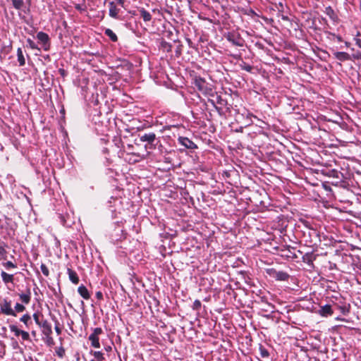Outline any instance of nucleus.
<instances>
[{
  "label": "nucleus",
  "instance_id": "obj_1",
  "mask_svg": "<svg viewBox=\"0 0 361 361\" xmlns=\"http://www.w3.org/2000/svg\"><path fill=\"white\" fill-rule=\"evenodd\" d=\"M139 137L141 142H146L145 145L146 150H153L156 149L157 145L160 142L154 133H144L140 135Z\"/></svg>",
  "mask_w": 361,
  "mask_h": 361
},
{
  "label": "nucleus",
  "instance_id": "obj_2",
  "mask_svg": "<svg viewBox=\"0 0 361 361\" xmlns=\"http://www.w3.org/2000/svg\"><path fill=\"white\" fill-rule=\"evenodd\" d=\"M16 224L11 219L4 216V221L1 219V235L4 238H11L15 235Z\"/></svg>",
  "mask_w": 361,
  "mask_h": 361
},
{
  "label": "nucleus",
  "instance_id": "obj_3",
  "mask_svg": "<svg viewBox=\"0 0 361 361\" xmlns=\"http://www.w3.org/2000/svg\"><path fill=\"white\" fill-rule=\"evenodd\" d=\"M193 84L199 91L204 94H210L212 92L210 85L201 77H195Z\"/></svg>",
  "mask_w": 361,
  "mask_h": 361
},
{
  "label": "nucleus",
  "instance_id": "obj_4",
  "mask_svg": "<svg viewBox=\"0 0 361 361\" xmlns=\"http://www.w3.org/2000/svg\"><path fill=\"white\" fill-rule=\"evenodd\" d=\"M226 39L232 44L237 47H243L245 40L241 37L239 33L235 32H229L226 35Z\"/></svg>",
  "mask_w": 361,
  "mask_h": 361
},
{
  "label": "nucleus",
  "instance_id": "obj_5",
  "mask_svg": "<svg viewBox=\"0 0 361 361\" xmlns=\"http://www.w3.org/2000/svg\"><path fill=\"white\" fill-rule=\"evenodd\" d=\"M36 37L38 39L39 43L42 45L43 50L48 51L51 47L49 36L47 33L40 31L37 32Z\"/></svg>",
  "mask_w": 361,
  "mask_h": 361
},
{
  "label": "nucleus",
  "instance_id": "obj_6",
  "mask_svg": "<svg viewBox=\"0 0 361 361\" xmlns=\"http://www.w3.org/2000/svg\"><path fill=\"white\" fill-rule=\"evenodd\" d=\"M267 273L272 278L277 281H288L290 278V275L283 271H277L275 269H268Z\"/></svg>",
  "mask_w": 361,
  "mask_h": 361
},
{
  "label": "nucleus",
  "instance_id": "obj_7",
  "mask_svg": "<svg viewBox=\"0 0 361 361\" xmlns=\"http://www.w3.org/2000/svg\"><path fill=\"white\" fill-rule=\"evenodd\" d=\"M42 328V334L47 337H49L52 334V329L51 324L46 319H43L42 315V321L39 325Z\"/></svg>",
  "mask_w": 361,
  "mask_h": 361
},
{
  "label": "nucleus",
  "instance_id": "obj_8",
  "mask_svg": "<svg viewBox=\"0 0 361 361\" xmlns=\"http://www.w3.org/2000/svg\"><path fill=\"white\" fill-rule=\"evenodd\" d=\"M178 142L187 149H194L197 148V145L186 137H180L178 138Z\"/></svg>",
  "mask_w": 361,
  "mask_h": 361
},
{
  "label": "nucleus",
  "instance_id": "obj_9",
  "mask_svg": "<svg viewBox=\"0 0 361 361\" xmlns=\"http://www.w3.org/2000/svg\"><path fill=\"white\" fill-rule=\"evenodd\" d=\"M1 313L16 316L15 311L12 309L11 302H8L6 300H4V304L1 305Z\"/></svg>",
  "mask_w": 361,
  "mask_h": 361
},
{
  "label": "nucleus",
  "instance_id": "obj_10",
  "mask_svg": "<svg viewBox=\"0 0 361 361\" xmlns=\"http://www.w3.org/2000/svg\"><path fill=\"white\" fill-rule=\"evenodd\" d=\"M109 16L114 19H118L120 9L118 8H117L116 4L114 1H110L109 3Z\"/></svg>",
  "mask_w": 361,
  "mask_h": 361
},
{
  "label": "nucleus",
  "instance_id": "obj_11",
  "mask_svg": "<svg viewBox=\"0 0 361 361\" xmlns=\"http://www.w3.org/2000/svg\"><path fill=\"white\" fill-rule=\"evenodd\" d=\"M318 312L322 317H327L331 316L334 313V311L332 310L331 305H325L320 307Z\"/></svg>",
  "mask_w": 361,
  "mask_h": 361
},
{
  "label": "nucleus",
  "instance_id": "obj_12",
  "mask_svg": "<svg viewBox=\"0 0 361 361\" xmlns=\"http://www.w3.org/2000/svg\"><path fill=\"white\" fill-rule=\"evenodd\" d=\"M334 57L340 61H345L351 60V57L349 54L344 51H335L333 53Z\"/></svg>",
  "mask_w": 361,
  "mask_h": 361
},
{
  "label": "nucleus",
  "instance_id": "obj_13",
  "mask_svg": "<svg viewBox=\"0 0 361 361\" xmlns=\"http://www.w3.org/2000/svg\"><path fill=\"white\" fill-rule=\"evenodd\" d=\"M137 11L145 22H149L152 20V15L144 8H139Z\"/></svg>",
  "mask_w": 361,
  "mask_h": 361
},
{
  "label": "nucleus",
  "instance_id": "obj_14",
  "mask_svg": "<svg viewBox=\"0 0 361 361\" xmlns=\"http://www.w3.org/2000/svg\"><path fill=\"white\" fill-rule=\"evenodd\" d=\"M78 292L80 295L85 300H88L90 298V295L87 288L82 284L78 287Z\"/></svg>",
  "mask_w": 361,
  "mask_h": 361
},
{
  "label": "nucleus",
  "instance_id": "obj_15",
  "mask_svg": "<svg viewBox=\"0 0 361 361\" xmlns=\"http://www.w3.org/2000/svg\"><path fill=\"white\" fill-rule=\"evenodd\" d=\"M133 148V145L128 144L126 147H124V151L127 152L128 154H132L135 159H133V162L139 161L141 159V157L138 154L133 153L132 149Z\"/></svg>",
  "mask_w": 361,
  "mask_h": 361
},
{
  "label": "nucleus",
  "instance_id": "obj_16",
  "mask_svg": "<svg viewBox=\"0 0 361 361\" xmlns=\"http://www.w3.org/2000/svg\"><path fill=\"white\" fill-rule=\"evenodd\" d=\"M302 262L308 265H313V261L315 259V257L312 252H307L302 256Z\"/></svg>",
  "mask_w": 361,
  "mask_h": 361
},
{
  "label": "nucleus",
  "instance_id": "obj_17",
  "mask_svg": "<svg viewBox=\"0 0 361 361\" xmlns=\"http://www.w3.org/2000/svg\"><path fill=\"white\" fill-rule=\"evenodd\" d=\"M67 272L70 281L74 284H78L79 283V278L77 273L71 269H68Z\"/></svg>",
  "mask_w": 361,
  "mask_h": 361
},
{
  "label": "nucleus",
  "instance_id": "obj_18",
  "mask_svg": "<svg viewBox=\"0 0 361 361\" xmlns=\"http://www.w3.org/2000/svg\"><path fill=\"white\" fill-rule=\"evenodd\" d=\"M11 1L13 7L16 9L25 12L24 0H11Z\"/></svg>",
  "mask_w": 361,
  "mask_h": 361
},
{
  "label": "nucleus",
  "instance_id": "obj_19",
  "mask_svg": "<svg viewBox=\"0 0 361 361\" xmlns=\"http://www.w3.org/2000/svg\"><path fill=\"white\" fill-rule=\"evenodd\" d=\"M1 278L5 283H13V274H9L3 271H1Z\"/></svg>",
  "mask_w": 361,
  "mask_h": 361
},
{
  "label": "nucleus",
  "instance_id": "obj_20",
  "mask_svg": "<svg viewBox=\"0 0 361 361\" xmlns=\"http://www.w3.org/2000/svg\"><path fill=\"white\" fill-rule=\"evenodd\" d=\"M88 339L91 341V344L94 348H100L99 339L98 336L90 334Z\"/></svg>",
  "mask_w": 361,
  "mask_h": 361
},
{
  "label": "nucleus",
  "instance_id": "obj_21",
  "mask_svg": "<svg viewBox=\"0 0 361 361\" xmlns=\"http://www.w3.org/2000/svg\"><path fill=\"white\" fill-rule=\"evenodd\" d=\"M104 34L109 37V39L114 42H116L118 41V37L117 35L113 32L112 30L107 28L104 31Z\"/></svg>",
  "mask_w": 361,
  "mask_h": 361
},
{
  "label": "nucleus",
  "instance_id": "obj_22",
  "mask_svg": "<svg viewBox=\"0 0 361 361\" xmlns=\"http://www.w3.org/2000/svg\"><path fill=\"white\" fill-rule=\"evenodd\" d=\"M17 56L19 66H23L25 63V59L21 48H18L17 50Z\"/></svg>",
  "mask_w": 361,
  "mask_h": 361
},
{
  "label": "nucleus",
  "instance_id": "obj_23",
  "mask_svg": "<svg viewBox=\"0 0 361 361\" xmlns=\"http://www.w3.org/2000/svg\"><path fill=\"white\" fill-rule=\"evenodd\" d=\"M324 12L333 20L337 18L334 9L331 6L326 7Z\"/></svg>",
  "mask_w": 361,
  "mask_h": 361
},
{
  "label": "nucleus",
  "instance_id": "obj_24",
  "mask_svg": "<svg viewBox=\"0 0 361 361\" xmlns=\"http://www.w3.org/2000/svg\"><path fill=\"white\" fill-rule=\"evenodd\" d=\"M161 49L164 51L170 52V51H171L172 45L169 42H167L166 41H162L161 43Z\"/></svg>",
  "mask_w": 361,
  "mask_h": 361
},
{
  "label": "nucleus",
  "instance_id": "obj_25",
  "mask_svg": "<svg viewBox=\"0 0 361 361\" xmlns=\"http://www.w3.org/2000/svg\"><path fill=\"white\" fill-rule=\"evenodd\" d=\"M21 301L25 304H28L30 301V292L27 291V293H22L20 295Z\"/></svg>",
  "mask_w": 361,
  "mask_h": 361
},
{
  "label": "nucleus",
  "instance_id": "obj_26",
  "mask_svg": "<svg viewBox=\"0 0 361 361\" xmlns=\"http://www.w3.org/2000/svg\"><path fill=\"white\" fill-rule=\"evenodd\" d=\"M3 266L5 267V269L8 271L11 270V269H14L17 267V264L16 263H13L11 260H8L6 262H1Z\"/></svg>",
  "mask_w": 361,
  "mask_h": 361
},
{
  "label": "nucleus",
  "instance_id": "obj_27",
  "mask_svg": "<svg viewBox=\"0 0 361 361\" xmlns=\"http://www.w3.org/2000/svg\"><path fill=\"white\" fill-rule=\"evenodd\" d=\"M26 47H30L32 49H37L39 50L36 43L31 39L27 38L26 40Z\"/></svg>",
  "mask_w": 361,
  "mask_h": 361
},
{
  "label": "nucleus",
  "instance_id": "obj_28",
  "mask_svg": "<svg viewBox=\"0 0 361 361\" xmlns=\"http://www.w3.org/2000/svg\"><path fill=\"white\" fill-rule=\"evenodd\" d=\"M90 353L92 354L94 356V357L97 359L98 361H104V357L102 352L91 350Z\"/></svg>",
  "mask_w": 361,
  "mask_h": 361
},
{
  "label": "nucleus",
  "instance_id": "obj_29",
  "mask_svg": "<svg viewBox=\"0 0 361 361\" xmlns=\"http://www.w3.org/2000/svg\"><path fill=\"white\" fill-rule=\"evenodd\" d=\"M30 319H31V317L27 314H24L20 319V322H23L27 326H28L30 324H32Z\"/></svg>",
  "mask_w": 361,
  "mask_h": 361
},
{
  "label": "nucleus",
  "instance_id": "obj_30",
  "mask_svg": "<svg viewBox=\"0 0 361 361\" xmlns=\"http://www.w3.org/2000/svg\"><path fill=\"white\" fill-rule=\"evenodd\" d=\"M260 355L263 358H267L269 356V351L262 345H259Z\"/></svg>",
  "mask_w": 361,
  "mask_h": 361
},
{
  "label": "nucleus",
  "instance_id": "obj_31",
  "mask_svg": "<svg viewBox=\"0 0 361 361\" xmlns=\"http://www.w3.org/2000/svg\"><path fill=\"white\" fill-rule=\"evenodd\" d=\"M202 303L199 300H195L192 306L193 310L198 311L201 307Z\"/></svg>",
  "mask_w": 361,
  "mask_h": 361
},
{
  "label": "nucleus",
  "instance_id": "obj_32",
  "mask_svg": "<svg viewBox=\"0 0 361 361\" xmlns=\"http://www.w3.org/2000/svg\"><path fill=\"white\" fill-rule=\"evenodd\" d=\"M40 269L42 272L45 276H48L49 274V271L47 267L44 264H42L40 266Z\"/></svg>",
  "mask_w": 361,
  "mask_h": 361
},
{
  "label": "nucleus",
  "instance_id": "obj_33",
  "mask_svg": "<svg viewBox=\"0 0 361 361\" xmlns=\"http://www.w3.org/2000/svg\"><path fill=\"white\" fill-rule=\"evenodd\" d=\"M10 329L12 332L15 334V336H20V331H21L15 325H10Z\"/></svg>",
  "mask_w": 361,
  "mask_h": 361
},
{
  "label": "nucleus",
  "instance_id": "obj_34",
  "mask_svg": "<svg viewBox=\"0 0 361 361\" xmlns=\"http://www.w3.org/2000/svg\"><path fill=\"white\" fill-rule=\"evenodd\" d=\"M20 336H21V338L23 341H29L30 340V335L27 331L21 330L20 331Z\"/></svg>",
  "mask_w": 361,
  "mask_h": 361
},
{
  "label": "nucleus",
  "instance_id": "obj_35",
  "mask_svg": "<svg viewBox=\"0 0 361 361\" xmlns=\"http://www.w3.org/2000/svg\"><path fill=\"white\" fill-rule=\"evenodd\" d=\"M25 307L24 305L20 304V303H16V305H15V312H22L25 310Z\"/></svg>",
  "mask_w": 361,
  "mask_h": 361
},
{
  "label": "nucleus",
  "instance_id": "obj_36",
  "mask_svg": "<svg viewBox=\"0 0 361 361\" xmlns=\"http://www.w3.org/2000/svg\"><path fill=\"white\" fill-rule=\"evenodd\" d=\"M241 69L246 71L247 72H251L252 70V66L250 64L244 63L243 65H240Z\"/></svg>",
  "mask_w": 361,
  "mask_h": 361
},
{
  "label": "nucleus",
  "instance_id": "obj_37",
  "mask_svg": "<svg viewBox=\"0 0 361 361\" xmlns=\"http://www.w3.org/2000/svg\"><path fill=\"white\" fill-rule=\"evenodd\" d=\"M33 318H34V320L35 322V323L37 324V325H39L41 321H42V318L40 319V316L38 313H34L33 314Z\"/></svg>",
  "mask_w": 361,
  "mask_h": 361
},
{
  "label": "nucleus",
  "instance_id": "obj_38",
  "mask_svg": "<svg viewBox=\"0 0 361 361\" xmlns=\"http://www.w3.org/2000/svg\"><path fill=\"white\" fill-rule=\"evenodd\" d=\"M102 333V329L99 327H97V328L94 329L93 332L91 334L99 337V335H100Z\"/></svg>",
  "mask_w": 361,
  "mask_h": 361
},
{
  "label": "nucleus",
  "instance_id": "obj_39",
  "mask_svg": "<svg viewBox=\"0 0 361 361\" xmlns=\"http://www.w3.org/2000/svg\"><path fill=\"white\" fill-rule=\"evenodd\" d=\"M338 309L341 312V313L344 315L347 314L349 312V309L345 306H339Z\"/></svg>",
  "mask_w": 361,
  "mask_h": 361
},
{
  "label": "nucleus",
  "instance_id": "obj_40",
  "mask_svg": "<svg viewBox=\"0 0 361 361\" xmlns=\"http://www.w3.org/2000/svg\"><path fill=\"white\" fill-rule=\"evenodd\" d=\"M326 36H327V38L331 39V40H334L336 37V35L333 33V32H325Z\"/></svg>",
  "mask_w": 361,
  "mask_h": 361
},
{
  "label": "nucleus",
  "instance_id": "obj_41",
  "mask_svg": "<svg viewBox=\"0 0 361 361\" xmlns=\"http://www.w3.org/2000/svg\"><path fill=\"white\" fill-rule=\"evenodd\" d=\"M56 353L59 357H63L65 354V350L63 348H61L56 351Z\"/></svg>",
  "mask_w": 361,
  "mask_h": 361
},
{
  "label": "nucleus",
  "instance_id": "obj_42",
  "mask_svg": "<svg viewBox=\"0 0 361 361\" xmlns=\"http://www.w3.org/2000/svg\"><path fill=\"white\" fill-rule=\"evenodd\" d=\"M6 251L1 246V260L2 259H4V260H6L7 259V256L6 255Z\"/></svg>",
  "mask_w": 361,
  "mask_h": 361
},
{
  "label": "nucleus",
  "instance_id": "obj_43",
  "mask_svg": "<svg viewBox=\"0 0 361 361\" xmlns=\"http://www.w3.org/2000/svg\"><path fill=\"white\" fill-rule=\"evenodd\" d=\"M75 8L77 11H80V12H82V11H84L85 10V8H83L80 4H75Z\"/></svg>",
  "mask_w": 361,
  "mask_h": 361
},
{
  "label": "nucleus",
  "instance_id": "obj_44",
  "mask_svg": "<svg viewBox=\"0 0 361 361\" xmlns=\"http://www.w3.org/2000/svg\"><path fill=\"white\" fill-rule=\"evenodd\" d=\"M95 295L97 300H103V293H102V291H97Z\"/></svg>",
  "mask_w": 361,
  "mask_h": 361
},
{
  "label": "nucleus",
  "instance_id": "obj_45",
  "mask_svg": "<svg viewBox=\"0 0 361 361\" xmlns=\"http://www.w3.org/2000/svg\"><path fill=\"white\" fill-rule=\"evenodd\" d=\"M117 1V4L120 5L121 7H124V4L126 0H116Z\"/></svg>",
  "mask_w": 361,
  "mask_h": 361
},
{
  "label": "nucleus",
  "instance_id": "obj_46",
  "mask_svg": "<svg viewBox=\"0 0 361 361\" xmlns=\"http://www.w3.org/2000/svg\"><path fill=\"white\" fill-rule=\"evenodd\" d=\"M248 15H250L252 16H259L252 9H250L249 11Z\"/></svg>",
  "mask_w": 361,
  "mask_h": 361
},
{
  "label": "nucleus",
  "instance_id": "obj_47",
  "mask_svg": "<svg viewBox=\"0 0 361 361\" xmlns=\"http://www.w3.org/2000/svg\"><path fill=\"white\" fill-rule=\"evenodd\" d=\"M354 59H361V52H357L356 54L353 55Z\"/></svg>",
  "mask_w": 361,
  "mask_h": 361
},
{
  "label": "nucleus",
  "instance_id": "obj_48",
  "mask_svg": "<svg viewBox=\"0 0 361 361\" xmlns=\"http://www.w3.org/2000/svg\"><path fill=\"white\" fill-rule=\"evenodd\" d=\"M335 39H336L338 42H343V38L340 35H336Z\"/></svg>",
  "mask_w": 361,
  "mask_h": 361
},
{
  "label": "nucleus",
  "instance_id": "obj_49",
  "mask_svg": "<svg viewBox=\"0 0 361 361\" xmlns=\"http://www.w3.org/2000/svg\"><path fill=\"white\" fill-rule=\"evenodd\" d=\"M55 330L58 333V334H61V329L57 326H55Z\"/></svg>",
  "mask_w": 361,
  "mask_h": 361
},
{
  "label": "nucleus",
  "instance_id": "obj_50",
  "mask_svg": "<svg viewBox=\"0 0 361 361\" xmlns=\"http://www.w3.org/2000/svg\"><path fill=\"white\" fill-rule=\"evenodd\" d=\"M9 178V182H10L11 183H12L13 182H14V179L13 178V177H12V176H11V177H10V178Z\"/></svg>",
  "mask_w": 361,
  "mask_h": 361
},
{
  "label": "nucleus",
  "instance_id": "obj_51",
  "mask_svg": "<svg viewBox=\"0 0 361 361\" xmlns=\"http://www.w3.org/2000/svg\"><path fill=\"white\" fill-rule=\"evenodd\" d=\"M345 47H348L350 45V43L348 42H345Z\"/></svg>",
  "mask_w": 361,
  "mask_h": 361
},
{
  "label": "nucleus",
  "instance_id": "obj_52",
  "mask_svg": "<svg viewBox=\"0 0 361 361\" xmlns=\"http://www.w3.org/2000/svg\"><path fill=\"white\" fill-rule=\"evenodd\" d=\"M336 320H339V321H343L344 320V319H342V318H341L339 317H336Z\"/></svg>",
  "mask_w": 361,
  "mask_h": 361
},
{
  "label": "nucleus",
  "instance_id": "obj_53",
  "mask_svg": "<svg viewBox=\"0 0 361 361\" xmlns=\"http://www.w3.org/2000/svg\"><path fill=\"white\" fill-rule=\"evenodd\" d=\"M1 131H3L4 130V125L1 124Z\"/></svg>",
  "mask_w": 361,
  "mask_h": 361
},
{
  "label": "nucleus",
  "instance_id": "obj_54",
  "mask_svg": "<svg viewBox=\"0 0 361 361\" xmlns=\"http://www.w3.org/2000/svg\"><path fill=\"white\" fill-rule=\"evenodd\" d=\"M223 100L221 99H220V101H219L218 102L220 104H223Z\"/></svg>",
  "mask_w": 361,
  "mask_h": 361
},
{
  "label": "nucleus",
  "instance_id": "obj_55",
  "mask_svg": "<svg viewBox=\"0 0 361 361\" xmlns=\"http://www.w3.org/2000/svg\"><path fill=\"white\" fill-rule=\"evenodd\" d=\"M106 350H111V348L110 346H109L108 348H106Z\"/></svg>",
  "mask_w": 361,
  "mask_h": 361
},
{
  "label": "nucleus",
  "instance_id": "obj_56",
  "mask_svg": "<svg viewBox=\"0 0 361 361\" xmlns=\"http://www.w3.org/2000/svg\"><path fill=\"white\" fill-rule=\"evenodd\" d=\"M48 338H49V342H51V340H52V338L50 336Z\"/></svg>",
  "mask_w": 361,
  "mask_h": 361
},
{
  "label": "nucleus",
  "instance_id": "obj_57",
  "mask_svg": "<svg viewBox=\"0 0 361 361\" xmlns=\"http://www.w3.org/2000/svg\"><path fill=\"white\" fill-rule=\"evenodd\" d=\"M322 20L323 21H324V22H326V19H325V18H322Z\"/></svg>",
  "mask_w": 361,
  "mask_h": 361
},
{
  "label": "nucleus",
  "instance_id": "obj_58",
  "mask_svg": "<svg viewBox=\"0 0 361 361\" xmlns=\"http://www.w3.org/2000/svg\"><path fill=\"white\" fill-rule=\"evenodd\" d=\"M107 152V149H104V152L106 153Z\"/></svg>",
  "mask_w": 361,
  "mask_h": 361
},
{
  "label": "nucleus",
  "instance_id": "obj_59",
  "mask_svg": "<svg viewBox=\"0 0 361 361\" xmlns=\"http://www.w3.org/2000/svg\"><path fill=\"white\" fill-rule=\"evenodd\" d=\"M189 4H190L191 0H187Z\"/></svg>",
  "mask_w": 361,
  "mask_h": 361
},
{
  "label": "nucleus",
  "instance_id": "obj_60",
  "mask_svg": "<svg viewBox=\"0 0 361 361\" xmlns=\"http://www.w3.org/2000/svg\"><path fill=\"white\" fill-rule=\"evenodd\" d=\"M91 361H94V360H92Z\"/></svg>",
  "mask_w": 361,
  "mask_h": 361
}]
</instances>
